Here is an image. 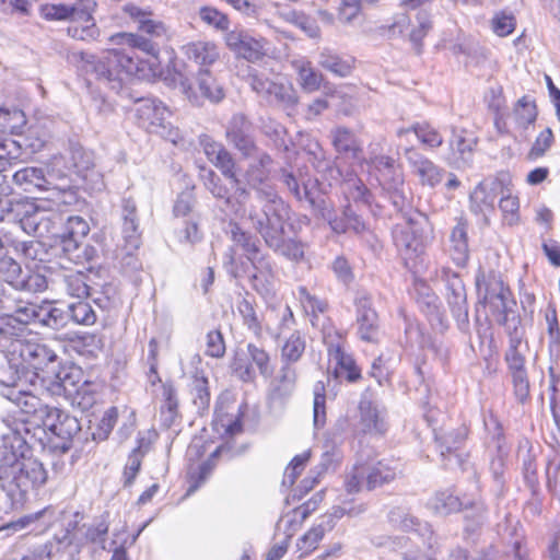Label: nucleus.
<instances>
[{"instance_id":"nucleus-45","label":"nucleus","mask_w":560,"mask_h":560,"mask_svg":"<svg viewBox=\"0 0 560 560\" xmlns=\"http://www.w3.org/2000/svg\"><path fill=\"white\" fill-rule=\"evenodd\" d=\"M417 20L418 25L411 30L409 39L412 43L416 52L420 54L423 47V39L432 30L433 24L430 16L423 12L418 14Z\"/></svg>"},{"instance_id":"nucleus-25","label":"nucleus","mask_w":560,"mask_h":560,"mask_svg":"<svg viewBox=\"0 0 560 560\" xmlns=\"http://www.w3.org/2000/svg\"><path fill=\"white\" fill-rule=\"evenodd\" d=\"M231 373L244 383H254L256 372L246 350H235L231 362Z\"/></svg>"},{"instance_id":"nucleus-53","label":"nucleus","mask_w":560,"mask_h":560,"mask_svg":"<svg viewBox=\"0 0 560 560\" xmlns=\"http://www.w3.org/2000/svg\"><path fill=\"white\" fill-rule=\"evenodd\" d=\"M0 273L8 283L16 288H23L25 279L22 277L21 266L12 258L2 259Z\"/></svg>"},{"instance_id":"nucleus-6","label":"nucleus","mask_w":560,"mask_h":560,"mask_svg":"<svg viewBox=\"0 0 560 560\" xmlns=\"http://www.w3.org/2000/svg\"><path fill=\"white\" fill-rule=\"evenodd\" d=\"M206 442L202 444L196 443L190 447L185 476L187 497L195 493L208 481L217 467L220 455L226 448L225 444H222L209 454H206Z\"/></svg>"},{"instance_id":"nucleus-40","label":"nucleus","mask_w":560,"mask_h":560,"mask_svg":"<svg viewBox=\"0 0 560 560\" xmlns=\"http://www.w3.org/2000/svg\"><path fill=\"white\" fill-rule=\"evenodd\" d=\"M40 304L25 302L15 308L14 313L9 317V324L15 322L22 325L39 324Z\"/></svg>"},{"instance_id":"nucleus-15","label":"nucleus","mask_w":560,"mask_h":560,"mask_svg":"<svg viewBox=\"0 0 560 560\" xmlns=\"http://www.w3.org/2000/svg\"><path fill=\"white\" fill-rule=\"evenodd\" d=\"M249 122L244 115H234L226 128L225 137L244 156H252L256 150V143L248 132Z\"/></svg>"},{"instance_id":"nucleus-3","label":"nucleus","mask_w":560,"mask_h":560,"mask_svg":"<svg viewBox=\"0 0 560 560\" xmlns=\"http://www.w3.org/2000/svg\"><path fill=\"white\" fill-rule=\"evenodd\" d=\"M399 474V465L394 457L369 455L358 459L346 472L343 488L348 494L374 491L395 481Z\"/></svg>"},{"instance_id":"nucleus-5","label":"nucleus","mask_w":560,"mask_h":560,"mask_svg":"<svg viewBox=\"0 0 560 560\" xmlns=\"http://www.w3.org/2000/svg\"><path fill=\"white\" fill-rule=\"evenodd\" d=\"M90 232V225L80 215H71L65 223L60 235L62 256L74 265L90 262L95 256V248L84 243Z\"/></svg>"},{"instance_id":"nucleus-63","label":"nucleus","mask_w":560,"mask_h":560,"mask_svg":"<svg viewBox=\"0 0 560 560\" xmlns=\"http://www.w3.org/2000/svg\"><path fill=\"white\" fill-rule=\"evenodd\" d=\"M545 319L547 323V332H548L550 342L559 346L560 345V326H559V320H558L557 308L555 305L548 306L546 314H545Z\"/></svg>"},{"instance_id":"nucleus-14","label":"nucleus","mask_w":560,"mask_h":560,"mask_svg":"<svg viewBox=\"0 0 560 560\" xmlns=\"http://www.w3.org/2000/svg\"><path fill=\"white\" fill-rule=\"evenodd\" d=\"M47 479L48 474L44 465L33 457L23 458L14 476L18 488L23 492L40 488Z\"/></svg>"},{"instance_id":"nucleus-58","label":"nucleus","mask_w":560,"mask_h":560,"mask_svg":"<svg viewBox=\"0 0 560 560\" xmlns=\"http://www.w3.org/2000/svg\"><path fill=\"white\" fill-rule=\"evenodd\" d=\"M237 311L243 317L244 324L254 331H260L261 324L256 314L254 303L247 299H242L237 304Z\"/></svg>"},{"instance_id":"nucleus-20","label":"nucleus","mask_w":560,"mask_h":560,"mask_svg":"<svg viewBox=\"0 0 560 560\" xmlns=\"http://www.w3.org/2000/svg\"><path fill=\"white\" fill-rule=\"evenodd\" d=\"M467 228L466 220L459 219L451 233V242L454 248L453 260L458 267H465L469 261Z\"/></svg>"},{"instance_id":"nucleus-8","label":"nucleus","mask_w":560,"mask_h":560,"mask_svg":"<svg viewBox=\"0 0 560 560\" xmlns=\"http://www.w3.org/2000/svg\"><path fill=\"white\" fill-rule=\"evenodd\" d=\"M179 88L187 98L194 103H199L203 98L220 102L224 97L222 86L209 69H199L194 80L180 79Z\"/></svg>"},{"instance_id":"nucleus-19","label":"nucleus","mask_w":560,"mask_h":560,"mask_svg":"<svg viewBox=\"0 0 560 560\" xmlns=\"http://www.w3.org/2000/svg\"><path fill=\"white\" fill-rule=\"evenodd\" d=\"M329 522L327 525L324 523L314 524L311 526L295 544L296 553L299 559H304L318 549L319 544L324 539L326 533L332 528Z\"/></svg>"},{"instance_id":"nucleus-13","label":"nucleus","mask_w":560,"mask_h":560,"mask_svg":"<svg viewBox=\"0 0 560 560\" xmlns=\"http://www.w3.org/2000/svg\"><path fill=\"white\" fill-rule=\"evenodd\" d=\"M405 156L422 186L435 187L442 182L444 171L415 147L406 148Z\"/></svg>"},{"instance_id":"nucleus-57","label":"nucleus","mask_w":560,"mask_h":560,"mask_svg":"<svg viewBox=\"0 0 560 560\" xmlns=\"http://www.w3.org/2000/svg\"><path fill=\"white\" fill-rule=\"evenodd\" d=\"M237 242L241 243L247 259L252 262L253 266H257L266 261L265 258L260 255V249L257 245V242L252 236L241 232L238 234Z\"/></svg>"},{"instance_id":"nucleus-51","label":"nucleus","mask_w":560,"mask_h":560,"mask_svg":"<svg viewBox=\"0 0 560 560\" xmlns=\"http://www.w3.org/2000/svg\"><path fill=\"white\" fill-rule=\"evenodd\" d=\"M299 299L304 310L315 317L328 308V303L325 300L311 294L305 287L299 288Z\"/></svg>"},{"instance_id":"nucleus-38","label":"nucleus","mask_w":560,"mask_h":560,"mask_svg":"<svg viewBox=\"0 0 560 560\" xmlns=\"http://www.w3.org/2000/svg\"><path fill=\"white\" fill-rule=\"evenodd\" d=\"M69 314L75 324L82 326H92L97 320V315L92 305L84 300L70 304Z\"/></svg>"},{"instance_id":"nucleus-41","label":"nucleus","mask_w":560,"mask_h":560,"mask_svg":"<svg viewBox=\"0 0 560 560\" xmlns=\"http://www.w3.org/2000/svg\"><path fill=\"white\" fill-rule=\"evenodd\" d=\"M469 434L470 428L465 423L452 430L441 443V446L443 447L441 452L442 455H452L455 451L459 450L467 441Z\"/></svg>"},{"instance_id":"nucleus-11","label":"nucleus","mask_w":560,"mask_h":560,"mask_svg":"<svg viewBox=\"0 0 560 560\" xmlns=\"http://www.w3.org/2000/svg\"><path fill=\"white\" fill-rule=\"evenodd\" d=\"M224 43L231 51L250 62L260 60L266 55V39L254 37L243 30L229 31Z\"/></svg>"},{"instance_id":"nucleus-17","label":"nucleus","mask_w":560,"mask_h":560,"mask_svg":"<svg viewBox=\"0 0 560 560\" xmlns=\"http://www.w3.org/2000/svg\"><path fill=\"white\" fill-rule=\"evenodd\" d=\"M296 73L298 83L303 92L314 93L319 91L326 83L324 74L318 71L308 59L292 61Z\"/></svg>"},{"instance_id":"nucleus-18","label":"nucleus","mask_w":560,"mask_h":560,"mask_svg":"<svg viewBox=\"0 0 560 560\" xmlns=\"http://www.w3.org/2000/svg\"><path fill=\"white\" fill-rule=\"evenodd\" d=\"M413 132L418 141L428 150H436L442 147L444 142L441 131L429 121H417L409 128H400L397 131L399 137Z\"/></svg>"},{"instance_id":"nucleus-34","label":"nucleus","mask_w":560,"mask_h":560,"mask_svg":"<svg viewBox=\"0 0 560 560\" xmlns=\"http://www.w3.org/2000/svg\"><path fill=\"white\" fill-rule=\"evenodd\" d=\"M246 352L248 353L254 368L256 366L262 376H270L272 374L273 365L271 357L265 348L249 342L246 346Z\"/></svg>"},{"instance_id":"nucleus-21","label":"nucleus","mask_w":560,"mask_h":560,"mask_svg":"<svg viewBox=\"0 0 560 560\" xmlns=\"http://www.w3.org/2000/svg\"><path fill=\"white\" fill-rule=\"evenodd\" d=\"M513 115L516 126L520 129L527 130L536 122L538 117V108L535 100L528 95L520 97L514 104Z\"/></svg>"},{"instance_id":"nucleus-22","label":"nucleus","mask_w":560,"mask_h":560,"mask_svg":"<svg viewBox=\"0 0 560 560\" xmlns=\"http://www.w3.org/2000/svg\"><path fill=\"white\" fill-rule=\"evenodd\" d=\"M332 145L338 153L358 158L362 154L360 141L354 133L345 127H338L332 132Z\"/></svg>"},{"instance_id":"nucleus-1","label":"nucleus","mask_w":560,"mask_h":560,"mask_svg":"<svg viewBox=\"0 0 560 560\" xmlns=\"http://www.w3.org/2000/svg\"><path fill=\"white\" fill-rule=\"evenodd\" d=\"M124 12L138 23L137 33L113 34L109 42L119 47L104 49L100 57L79 54L82 70L113 90H120L127 81H155L162 74L159 40L170 39L167 26L163 21L151 19L152 11L128 3Z\"/></svg>"},{"instance_id":"nucleus-33","label":"nucleus","mask_w":560,"mask_h":560,"mask_svg":"<svg viewBox=\"0 0 560 560\" xmlns=\"http://www.w3.org/2000/svg\"><path fill=\"white\" fill-rule=\"evenodd\" d=\"M224 176L232 187H238L241 179L237 175V164L232 153L226 149L211 162Z\"/></svg>"},{"instance_id":"nucleus-26","label":"nucleus","mask_w":560,"mask_h":560,"mask_svg":"<svg viewBox=\"0 0 560 560\" xmlns=\"http://www.w3.org/2000/svg\"><path fill=\"white\" fill-rule=\"evenodd\" d=\"M13 182L24 190L32 188L46 189L47 187L44 171L34 166H27L16 171L13 174Z\"/></svg>"},{"instance_id":"nucleus-55","label":"nucleus","mask_w":560,"mask_h":560,"mask_svg":"<svg viewBox=\"0 0 560 560\" xmlns=\"http://www.w3.org/2000/svg\"><path fill=\"white\" fill-rule=\"evenodd\" d=\"M225 341L220 329L211 330L206 337V354L211 358L220 359L225 354Z\"/></svg>"},{"instance_id":"nucleus-60","label":"nucleus","mask_w":560,"mask_h":560,"mask_svg":"<svg viewBox=\"0 0 560 560\" xmlns=\"http://www.w3.org/2000/svg\"><path fill=\"white\" fill-rule=\"evenodd\" d=\"M509 373L524 371L526 369V359L518 350V342L511 343L509 350L504 354Z\"/></svg>"},{"instance_id":"nucleus-9","label":"nucleus","mask_w":560,"mask_h":560,"mask_svg":"<svg viewBox=\"0 0 560 560\" xmlns=\"http://www.w3.org/2000/svg\"><path fill=\"white\" fill-rule=\"evenodd\" d=\"M172 113L161 101L142 98L135 107V117L139 127L151 133H160L171 126Z\"/></svg>"},{"instance_id":"nucleus-16","label":"nucleus","mask_w":560,"mask_h":560,"mask_svg":"<svg viewBox=\"0 0 560 560\" xmlns=\"http://www.w3.org/2000/svg\"><path fill=\"white\" fill-rule=\"evenodd\" d=\"M182 51L188 61L209 69L220 59V49L213 40L198 39L185 44Z\"/></svg>"},{"instance_id":"nucleus-47","label":"nucleus","mask_w":560,"mask_h":560,"mask_svg":"<svg viewBox=\"0 0 560 560\" xmlns=\"http://www.w3.org/2000/svg\"><path fill=\"white\" fill-rule=\"evenodd\" d=\"M310 458V451L295 455L285 468L283 483L289 487L293 486L304 471Z\"/></svg>"},{"instance_id":"nucleus-37","label":"nucleus","mask_w":560,"mask_h":560,"mask_svg":"<svg viewBox=\"0 0 560 560\" xmlns=\"http://www.w3.org/2000/svg\"><path fill=\"white\" fill-rule=\"evenodd\" d=\"M218 432L226 444L241 435L244 432V412L238 411L234 417L220 419Z\"/></svg>"},{"instance_id":"nucleus-24","label":"nucleus","mask_w":560,"mask_h":560,"mask_svg":"<svg viewBox=\"0 0 560 560\" xmlns=\"http://www.w3.org/2000/svg\"><path fill=\"white\" fill-rule=\"evenodd\" d=\"M16 404L21 412L25 415V418L23 419L24 422H31L35 420H39L40 422L46 415V411L51 408L47 405H44L37 396L28 393H22L18 397Z\"/></svg>"},{"instance_id":"nucleus-28","label":"nucleus","mask_w":560,"mask_h":560,"mask_svg":"<svg viewBox=\"0 0 560 560\" xmlns=\"http://www.w3.org/2000/svg\"><path fill=\"white\" fill-rule=\"evenodd\" d=\"M189 392L192 396V402L199 409H208L211 401V393L208 377L202 372H196L191 376Z\"/></svg>"},{"instance_id":"nucleus-48","label":"nucleus","mask_w":560,"mask_h":560,"mask_svg":"<svg viewBox=\"0 0 560 560\" xmlns=\"http://www.w3.org/2000/svg\"><path fill=\"white\" fill-rule=\"evenodd\" d=\"M375 171L388 183H395L400 165L389 155L375 156L372 160Z\"/></svg>"},{"instance_id":"nucleus-46","label":"nucleus","mask_w":560,"mask_h":560,"mask_svg":"<svg viewBox=\"0 0 560 560\" xmlns=\"http://www.w3.org/2000/svg\"><path fill=\"white\" fill-rule=\"evenodd\" d=\"M199 16L203 23L218 31H228L230 27L229 16L214 7L205 5L199 9Z\"/></svg>"},{"instance_id":"nucleus-23","label":"nucleus","mask_w":560,"mask_h":560,"mask_svg":"<svg viewBox=\"0 0 560 560\" xmlns=\"http://www.w3.org/2000/svg\"><path fill=\"white\" fill-rule=\"evenodd\" d=\"M319 63L323 69L334 73L335 75L348 77L355 67V59L348 55L324 52Z\"/></svg>"},{"instance_id":"nucleus-32","label":"nucleus","mask_w":560,"mask_h":560,"mask_svg":"<svg viewBox=\"0 0 560 560\" xmlns=\"http://www.w3.org/2000/svg\"><path fill=\"white\" fill-rule=\"evenodd\" d=\"M555 143V135L551 128L542 129L535 138L533 144L526 153V160L536 162L544 158Z\"/></svg>"},{"instance_id":"nucleus-44","label":"nucleus","mask_w":560,"mask_h":560,"mask_svg":"<svg viewBox=\"0 0 560 560\" xmlns=\"http://www.w3.org/2000/svg\"><path fill=\"white\" fill-rule=\"evenodd\" d=\"M288 22L303 31L308 37L316 38L320 35V28L316 20L302 11H292L288 14Z\"/></svg>"},{"instance_id":"nucleus-49","label":"nucleus","mask_w":560,"mask_h":560,"mask_svg":"<svg viewBox=\"0 0 560 560\" xmlns=\"http://www.w3.org/2000/svg\"><path fill=\"white\" fill-rule=\"evenodd\" d=\"M513 394L520 404H525L530 397V382L527 370L511 372Z\"/></svg>"},{"instance_id":"nucleus-39","label":"nucleus","mask_w":560,"mask_h":560,"mask_svg":"<svg viewBox=\"0 0 560 560\" xmlns=\"http://www.w3.org/2000/svg\"><path fill=\"white\" fill-rule=\"evenodd\" d=\"M485 102L488 110L494 115V126L499 127V122H503L502 110L506 104L503 88L501 85L490 88L485 95Z\"/></svg>"},{"instance_id":"nucleus-59","label":"nucleus","mask_w":560,"mask_h":560,"mask_svg":"<svg viewBox=\"0 0 560 560\" xmlns=\"http://www.w3.org/2000/svg\"><path fill=\"white\" fill-rule=\"evenodd\" d=\"M313 411L314 422L324 423L326 420V388L323 382H318L314 387Z\"/></svg>"},{"instance_id":"nucleus-27","label":"nucleus","mask_w":560,"mask_h":560,"mask_svg":"<svg viewBox=\"0 0 560 560\" xmlns=\"http://www.w3.org/2000/svg\"><path fill=\"white\" fill-rule=\"evenodd\" d=\"M296 383V372L294 369L284 364L280 369V373L271 382L270 396L273 399H281L293 392Z\"/></svg>"},{"instance_id":"nucleus-43","label":"nucleus","mask_w":560,"mask_h":560,"mask_svg":"<svg viewBox=\"0 0 560 560\" xmlns=\"http://www.w3.org/2000/svg\"><path fill=\"white\" fill-rule=\"evenodd\" d=\"M67 291L71 296L80 300L88 299L91 294V287L88 276L82 271H75L66 277Z\"/></svg>"},{"instance_id":"nucleus-36","label":"nucleus","mask_w":560,"mask_h":560,"mask_svg":"<svg viewBox=\"0 0 560 560\" xmlns=\"http://www.w3.org/2000/svg\"><path fill=\"white\" fill-rule=\"evenodd\" d=\"M80 8L65 3H45L39 8L40 16L46 21L71 20Z\"/></svg>"},{"instance_id":"nucleus-10","label":"nucleus","mask_w":560,"mask_h":560,"mask_svg":"<svg viewBox=\"0 0 560 560\" xmlns=\"http://www.w3.org/2000/svg\"><path fill=\"white\" fill-rule=\"evenodd\" d=\"M331 335H324V342L327 346V353L334 359L335 364L331 369V375L335 381L358 383L362 380V370L358 365L352 354L345 351L342 345L332 343Z\"/></svg>"},{"instance_id":"nucleus-54","label":"nucleus","mask_w":560,"mask_h":560,"mask_svg":"<svg viewBox=\"0 0 560 560\" xmlns=\"http://www.w3.org/2000/svg\"><path fill=\"white\" fill-rule=\"evenodd\" d=\"M63 319V311L57 307L54 303L44 301L40 303V318L39 324L57 328L61 325Z\"/></svg>"},{"instance_id":"nucleus-62","label":"nucleus","mask_w":560,"mask_h":560,"mask_svg":"<svg viewBox=\"0 0 560 560\" xmlns=\"http://www.w3.org/2000/svg\"><path fill=\"white\" fill-rule=\"evenodd\" d=\"M267 94L284 104H295L298 101L292 86L280 82H271Z\"/></svg>"},{"instance_id":"nucleus-31","label":"nucleus","mask_w":560,"mask_h":560,"mask_svg":"<svg viewBox=\"0 0 560 560\" xmlns=\"http://www.w3.org/2000/svg\"><path fill=\"white\" fill-rule=\"evenodd\" d=\"M203 174L201 180L203 186L218 199H225L229 201L231 190L234 188L228 186L223 179L211 168L202 167Z\"/></svg>"},{"instance_id":"nucleus-52","label":"nucleus","mask_w":560,"mask_h":560,"mask_svg":"<svg viewBox=\"0 0 560 560\" xmlns=\"http://www.w3.org/2000/svg\"><path fill=\"white\" fill-rule=\"evenodd\" d=\"M434 508L445 514L459 512L463 509L460 499L450 491H441L435 495Z\"/></svg>"},{"instance_id":"nucleus-4","label":"nucleus","mask_w":560,"mask_h":560,"mask_svg":"<svg viewBox=\"0 0 560 560\" xmlns=\"http://www.w3.org/2000/svg\"><path fill=\"white\" fill-rule=\"evenodd\" d=\"M45 434V446L55 453L68 452L73 435L79 431L78 421L63 410L51 407L38 423Z\"/></svg>"},{"instance_id":"nucleus-2","label":"nucleus","mask_w":560,"mask_h":560,"mask_svg":"<svg viewBox=\"0 0 560 560\" xmlns=\"http://www.w3.org/2000/svg\"><path fill=\"white\" fill-rule=\"evenodd\" d=\"M476 313L485 316L489 323L495 322L505 325L508 322L509 303L515 304L513 293L508 283L503 281L500 272L479 268L475 279Z\"/></svg>"},{"instance_id":"nucleus-30","label":"nucleus","mask_w":560,"mask_h":560,"mask_svg":"<svg viewBox=\"0 0 560 560\" xmlns=\"http://www.w3.org/2000/svg\"><path fill=\"white\" fill-rule=\"evenodd\" d=\"M499 209L502 215V223L506 226H515L521 223V205L520 198L515 195L508 194L501 197Z\"/></svg>"},{"instance_id":"nucleus-29","label":"nucleus","mask_w":560,"mask_h":560,"mask_svg":"<svg viewBox=\"0 0 560 560\" xmlns=\"http://www.w3.org/2000/svg\"><path fill=\"white\" fill-rule=\"evenodd\" d=\"M306 348L305 338L300 330H294L283 342L281 359L285 364L298 362Z\"/></svg>"},{"instance_id":"nucleus-61","label":"nucleus","mask_w":560,"mask_h":560,"mask_svg":"<svg viewBox=\"0 0 560 560\" xmlns=\"http://www.w3.org/2000/svg\"><path fill=\"white\" fill-rule=\"evenodd\" d=\"M306 520L307 518L296 508L287 512L282 516L287 538L290 539L299 529H301Z\"/></svg>"},{"instance_id":"nucleus-35","label":"nucleus","mask_w":560,"mask_h":560,"mask_svg":"<svg viewBox=\"0 0 560 560\" xmlns=\"http://www.w3.org/2000/svg\"><path fill=\"white\" fill-rule=\"evenodd\" d=\"M255 272L250 275L253 288L259 294H269L272 290L273 272L271 265L265 261L260 265L254 266Z\"/></svg>"},{"instance_id":"nucleus-7","label":"nucleus","mask_w":560,"mask_h":560,"mask_svg":"<svg viewBox=\"0 0 560 560\" xmlns=\"http://www.w3.org/2000/svg\"><path fill=\"white\" fill-rule=\"evenodd\" d=\"M355 325L359 338L366 343H378L381 318L372 298L364 294L354 299Z\"/></svg>"},{"instance_id":"nucleus-42","label":"nucleus","mask_w":560,"mask_h":560,"mask_svg":"<svg viewBox=\"0 0 560 560\" xmlns=\"http://www.w3.org/2000/svg\"><path fill=\"white\" fill-rule=\"evenodd\" d=\"M119 417V410L116 406L109 407L104 411L93 432V439L105 441L114 430Z\"/></svg>"},{"instance_id":"nucleus-12","label":"nucleus","mask_w":560,"mask_h":560,"mask_svg":"<svg viewBox=\"0 0 560 560\" xmlns=\"http://www.w3.org/2000/svg\"><path fill=\"white\" fill-rule=\"evenodd\" d=\"M96 8V1H89L85 8L78 10L67 27V34L71 38L82 42L97 40L101 32L94 19Z\"/></svg>"},{"instance_id":"nucleus-50","label":"nucleus","mask_w":560,"mask_h":560,"mask_svg":"<svg viewBox=\"0 0 560 560\" xmlns=\"http://www.w3.org/2000/svg\"><path fill=\"white\" fill-rule=\"evenodd\" d=\"M546 488L549 493L560 494V452L548 459L545 468Z\"/></svg>"},{"instance_id":"nucleus-64","label":"nucleus","mask_w":560,"mask_h":560,"mask_svg":"<svg viewBox=\"0 0 560 560\" xmlns=\"http://www.w3.org/2000/svg\"><path fill=\"white\" fill-rule=\"evenodd\" d=\"M541 250L553 268H560V242L555 238L542 240Z\"/></svg>"},{"instance_id":"nucleus-56","label":"nucleus","mask_w":560,"mask_h":560,"mask_svg":"<svg viewBox=\"0 0 560 560\" xmlns=\"http://www.w3.org/2000/svg\"><path fill=\"white\" fill-rule=\"evenodd\" d=\"M492 31L499 37H505L512 34L516 27L514 15L500 12L491 21Z\"/></svg>"}]
</instances>
